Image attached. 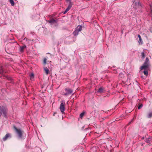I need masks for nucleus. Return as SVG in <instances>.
Masks as SVG:
<instances>
[{
  "instance_id": "f257e3e1",
  "label": "nucleus",
  "mask_w": 152,
  "mask_h": 152,
  "mask_svg": "<svg viewBox=\"0 0 152 152\" xmlns=\"http://www.w3.org/2000/svg\"><path fill=\"white\" fill-rule=\"evenodd\" d=\"M8 111V109L6 107L4 106H0V117L2 113L4 116L6 117Z\"/></svg>"
},
{
  "instance_id": "f03ea898",
  "label": "nucleus",
  "mask_w": 152,
  "mask_h": 152,
  "mask_svg": "<svg viewBox=\"0 0 152 152\" xmlns=\"http://www.w3.org/2000/svg\"><path fill=\"white\" fill-rule=\"evenodd\" d=\"M66 104L65 102L63 101H61L59 109L62 114H64L65 110Z\"/></svg>"
},
{
  "instance_id": "7ed1b4c3",
  "label": "nucleus",
  "mask_w": 152,
  "mask_h": 152,
  "mask_svg": "<svg viewBox=\"0 0 152 152\" xmlns=\"http://www.w3.org/2000/svg\"><path fill=\"white\" fill-rule=\"evenodd\" d=\"M82 29V26L80 25H78L77 28H76L75 31L73 32V35L75 36L78 35L79 31H80Z\"/></svg>"
},
{
  "instance_id": "20e7f679",
  "label": "nucleus",
  "mask_w": 152,
  "mask_h": 152,
  "mask_svg": "<svg viewBox=\"0 0 152 152\" xmlns=\"http://www.w3.org/2000/svg\"><path fill=\"white\" fill-rule=\"evenodd\" d=\"M13 127L18 134L19 137L20 138H22L23 131L20 129H17L15 126H14Z\"/></svg>"
},
{
  "instance_id": "39448f33",
  "label": "nucleus",
  "mask_w": 152,
  "mask_h": 152,
  "mask_svg": "<svg viewBox=\"0 0 152 152\" xmlns=\"http://www.w3.org/2000/svg\"><path fill=\"white\" fill-rule=\"evenodd\" d=\"M66 93L64 94L65 95H68L73 93V90L69 88H66L65 89Z\"/></svg>"
},
{
  "instance_id": "423d86ee",
  "label": "nucleus",
  "mask_w": 152,
  "mask_h": 152,
  "mask_svg": "<svg viewBox=\"0 0 152 152\" xmlns=\"http://www.w3.org/2000/svg\"><path fill=\"white\" fill-rule=\"evenodd\" d=\"M140 69L141 70L142 69H144V70H149V66L143 65L142 66L140 67Z\"/></svg>"
},
{
  "instance_id": "0eeeda50",
  "label": "nucleus",
  "mask_w": 152,
  "mask_h": 152,
  "mask_svg": "<svg viewBox=\"0 0 152 152\" xmlns=\"http://www.w3.org/2000/svg\"><path fill=\"white\" fill-rule=\"evenodd\" d=\"M143 65L149 66L150 64L149 63V60L148 58H146L145 61L143 64Z\"/></svg>"
},
{
  "instance_id": "6e6552de",
  "label": "nucleus",
  "mask_w": 152,
  "mask_h": 152,
  "mask_svg": "<svg viewBox=\"0 0 152 152\" xmlns=\"http://www.w3.org/2000/svg\"><path fill=\"white\" fill-rule=\"evenodd\" d=\"M10 137V135L9 133H7L6 135L3 138V140L4 141H6L8 137Z\"/></svg>"
},
{
  "instance_id": "1a4fd4ad",
  "label": "nucleus",
  "mask_w": 152,
  "mask_h": 152,
  "mask_svg": "<svg viewBox=\"0 0 152 152\" xmlns=\"http://www.w3.org/2000/svg\"><path fill=\"white\" fill-rule=\"evenodd\" d=\"M137 36L139 38V40L138 41L139 43L141 45L143 43V42L142 40V39L141 38L140 35V34H138L137 35Z\"/></svg>"
},
{
  "instance_id": "9d476101",
  "label": "nucleus",
  "mask_w": 152,
  "mask_h": 152,
  "mask_svg": "<svg viewBox=\"0 0 152 152\" xmlns=\"http://www.w3.org/2000/svg\"><path fill=\"white\" fill-rule=\"evenodd\" d=\"M44 69L45 72V74L46 75H48V74L49 72V69L47 68V67H45L44 68Z\"/></svg>"
},
{
  "instance_id": "9b49d317",
  "label": "nucleus",
  "mask_w": 152,
  "mask_h": 152,
  "mask_svg": "<svg viewBox=\"0 0 152 152\" xmlns=\"http://www.w3.org/2000/svg\"><path fill=\"white\" fill-rule=\"evenodd\" d=\"M104 88H102V87H100L99 88L98 91V92L99 93H103L104 92Z\"/></svg>"
},
{
  "instance_id": "f8f14e48",
  "label": "nucleus",
  "mask_w": 152,
  "mask_h": 152,
  "mask_svg": "<svg viewBox=\"0 0 152 152\" xmlns=\"http://www.w3.org/2000/svg\"><path fill=\"white\" fill-rule=\"evenodd\" d=\"M71 7L70 6H68L65 10L63 12L64 14H66L70 9Z\"/></svg>"
},
{
  "instance_id": "ddd939ff",
  "label": "nucleus",
  "mask_w": 152,
  "mask_h": 152,
  "mask_svg": "<svg viewBox=\"0 0 152 152\" xmlns=\"http://www.w3.org/2000/svg\"><path fill=\"white\" fill-rule=\"evenodd\" d=\"M148 70H144L143 71L144 74L146 76H147L148 75Z\"/></svg>"
},
{
  "instance_id": "4468645a",
  "label": "nucleus",
  "mask_w": 152,
  "mask_h": 152,
  "mask_svg": "<svg viewBox=\"0 0 152 152\" xmlns=\"http://www.w3.org/2000/svg\"><path fill=\"white\" fill-rule=\"evenodd\" d=\"M85 112H82V113H81L80 114V118L81 119H82V118L83 117L84 115L85 114Z\"/></svg>"
},
{
  "instance_id": "2eb2a0df",
  "label": "nucleus",
  "mask_w": 152,
  "mask_h": 152,
  "mask_svg": "<svg viewBox=\"0 0 152 152\" xmlns=\"http://www.w3.org/2000/svg\"><path fill=\"white\" fill-rule=\"evenodd\" d=\"M48 22H49L50 23H53L55 22V20H48Z\"/></svg>"
},
{
  "instance_id": "dca6fc26",
  "label": "nucleus",
  "mask_w": 152,
  "mask_h": 152,
  "mask_svg": "<svg viewBox=\"0 0 152 152\" xmlns=\"http://www.w3.org/2000/svg\"><path fill=\"white\" fill-rule=\"evenodd\" d=\"M10 2L12 6H13L14 5L15 3L13 0H10Z\"/></svg>"
},
{
  "instance_id": "f3484780",
  "label": "nucleus",
  "mask_w": 152,
  "mask_h": 152,
  "mask_svg": "<svg viewBox=\"0 0 152 152\" xmlns=\"http://www.w3.org/2000/svg\"><path fill=\"white\" fill-rule=\"evenodd\" d=\"M141 56L142 58L143 59L145 58V54L144 52H142L141 53Z\"/></svg>"
},
{
  "instance_id": "a211bd4d",
  "label": "nucleus",
  "mask_w": 152,
  "mask_h": 152,
  "mask_svg": "<svg viewBox=\"0 0 152 152\" xmlns=\"http://www.w3.org/2000/svg\"><path fill=\"white\" fill-rule=\"evenodd\" d=\"M26 47V46H22L20 47V51L21 52H23V50Z\"/></svg>"
},
{
  "instance_id": "6ab92c4d",
  "label": "nucleus",
  "mask_w": 152,
  "mask_h": 152,
  "mask_svg": "<svg viewBox=\"0 0 152 152\" xmlns=\"http://www.w3.org/2000/svg\"><path fill=\"white\" fill-rule=\"evenodd\" d=\"M152 116V113H150L148 115V117L150 118Z\"/></svg>"
},
{
  "instance_id": "aec40b11",
  "label": "nucleus",
  "mask_w": 152,
  "mask_h": 152,
  "mask_svg": "<svg viewBox=\"0 0 152 152\" xmlns=\"http://www.w3.org/2000/svg\"><path fill=\"white\" fill-rule=\"evenodd\" d=\"M47 59L46 58H45L43 60V63L44 64H46Z\"/></svg>"
},
{
  "instance_id": "412c9836",
  "label": "nucleus",
  "mask_w": 152,
  "mask_h": 152,
  "mask_svg": "<svg viewBox=\"0 0 152 152\" xmlns=\"http://www.w3.org/2000/svg\"><path fill=\"white\" fill-rule=\"evenodd\" d=\"M143 105L142 104H140L138 107V109H140L142 106Z\"/></svg>"
},
{
  "instance_id": "4be33fe9",
  "label": "nucleus",
  "mask_w": 152,
  "mask_h": 152,
  "mask_svg": "<svg viewBox=\"0 0 152 152\" xmlns=\"http://www.w3.org/2000/svg\"><path fill=\"white\" fill-rule=\"evenodd\" d=\"M34 74L33 73H31L30 75V78L34 77Z\"/></svg>"
},
{
  "instance_id": "5701e85b",
  "label": "nucleus",
  "mask_w": 152,
  "mask_h": 152,
  "mask_svg": "<svg viewBox=\"0 0 152 152\" xmlns=\"http://www.w3.org/2000/svg\"><path fill=\"white\" fill-rule=\"evenodd\" d=\"M3 72V70L2 69V68H1V69L0 70V73H1Z\"/></svg>"
},
{
  "instance_id": "b1692460",
  "label": "nucleus",
  "mask_w": 152,
  "mask_h": 152,
  "mask_svg": "<svg viewBox=\"0 0 152 152\" xmlns=\"http://www.w3.org/2000/svg\"><path fill=\"white\" fill-rule=\"evenodd\" d=\"M7 79H8L9 80H11V79H12V78L11 77H7Z\"/></svg>"
},
{
  "instance_id": "393cba45",
  "label": "nucleus",
  "mask_w": 152,
  "mask_h": 152,
  "mask_svg": "<svg viewBox=\"0 0 152 152\" xmlns=\"http://www.w3.org/2000/svg\"><path fill=\"white\" fill-rule=\"evenodd\" d=\"M51 19H54V18H55V17H52V18H50Z\"/></svg>"
},
{
  "instance_id": "a878e982",
  "label": "nucleus",
  "mask_w": 152,
  "mask_h": 152,
  "mask_svg": "<svg viewBox=\"0 0 152 152\" xmlns=\"http://www.w3.org/2000/svg\"><path fill=\"white\" fill-rule=\"evenodd\" d=\"M67 1H70V0H66Z\"/></svg>"
},
{
  "instance_id": "bb28decb",
  "label": "nucleus",
  "mask_w": 152,
  "mask_h": 152,
  "mask_svg": "<svg viewBox=\"0 0 152 152\" xmlns=\"http://www.w3.org/2000/svg\"><path fill=\"white\" fill-rule=\"evenodd\" d=\"M132 121L131 122H129V124H130Z\"/></svg>"
},
{
  "instance_id": "cd10ccee",
  "label": "nucleus",
  "mask_w": 152,
  "mask_h": 152,
  "mask_svg": "<svg viewBox=\"0 0 152 152\" xmlns=\"http://www.w3.org/2000/svg\"><path fill=\"white\" fill-rule=\"evenodd\" d=\"M84 126H83V127H82V129L83 128H84Z\"/></svg>"
},
{
  "instance_id": "c85d7f7f",
  "label": "nucleus",
  "mask_w": 152,
  "mask_h": 152,
  "mask_svg": "<svg viewBox=\"0 0 152 152\" xmlns=\"http://www.w3.org/2000/svg\"><path fill=\"white\" fill-rule=\"evenodd\" d=\"M148 139H151L150 138H149Z\"/></svg>"
}]
</instances>
